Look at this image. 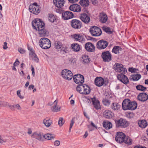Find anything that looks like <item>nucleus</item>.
<instances>
[{"label":"nucleus","instance_id":"nucleus-28","mask_svg":"<svg viewBox=\"0 0 148 148\" xmlns=\"http://www.w3.org/2000/svg\"><path fill=\"white\" fill-rule=\"evenodd\" d=\"M103 127L106 130L110 129L112 127V124L108 121H106L103 122Z\"/></svg>","mask_w":148,"mask_h":148},{"label":"nucleus","instance_id":"nucleus-6","mask_svg":"<svg viewBox=\"0 0 148 148\" xmlns=\"http://www.w3.org/2000/svg\"><path fill=\"white\" fill-rule=\"evenodd\" d=\"M61 74L63 78L68 80L71 79L73 77V74L71 71L67 69L63 70Z\"/></svg>","mask_w":148,"mask_h":148},{"label":"nucleus","instance_id":"nucleus-38","mask_svg":"<svg viewBox=\"0 0 148 148\" xmlns=\"http://www.w3.org/2000/svg\"><path fill=\"white\" fill-rule=\"evenodd\" d=\"M79 3L83 7H87L89 5V1L88 0H81Z\"/></svg>","mask_w":148,"mask_h":148},{"label":"nucleus","instance_id":"nucleus-11","mask_svg":"<svg viewBox=\"0 0 148 148\" xmlns=\"http://www.w3.org/2000/svg\"><path fill=\"white\" fill-rule=\"evenodd\" d=\"M115 123L117 127H121L125 128L128 125V121L122 118H121L118 120H115Z\"/></svg>","mask_w":148,"mask_h":148},{"label":"nucleus","instance_id":"nucleus-47","mask_svg":"<svg viewBox=\"0 0 148 148\" xmlns=\"http://www.w3.org/2000/svg\"><path fill=\"white\" fill-rule=\"evenodd\" d=\"M57 105H55L53 107L52 111L54 112H57L60 110V108L57 107Z\"/></svg>","mask_w":148,"mask_h":148},{"label":"nucleus","instance_id":"nucleus-24","mask_svg":"<svg viewBox=\"0 0 148 148\" xmlns=\"http://www.w3.org/2000/svg\"><path fill=\"white\" fill-rule=\"evenodd\" d=\"M92 102L94 105L95 108L96 110H99L101 108L99 101L96 99L95 97H94L91 99Z\"/></svg>","mask_w":148,"mask_h":148},{"label":"nucleus","instance_id":"nucleus-49","mask_svg":"<svg viewBox=\"0 0 148 148\" xmlns=\"http://www.w3.org/2000/svg\"><path fill=\"white\" fill-rule=\"evenodd\" d=\"M34 56H32V58L35 62H38L39 61V59L38 58L37 55L34 54Z\"/></svg>","mask_w":148,"mask_h":148},{"label":"nucleus","instance_id":"nucleus-37","mask_svg":"<svg viewBox=\"0 0 148 148\" xmlns=\"http://www.w3.org/2000/svg\"><path fill=\"white\" fill-rule=\"evenodd\" d=\"M132 140L128 136H126L125 139H124L123 143L128 145H131L132 143Z\"/></svg>","mask_w":148,"mask_h":148},{"label":"nucleus","instance_id":"nucleus-44","mask_svg":"<svg viewBox=\"0 0 148 148\" xmlns=\"http://www.w3.org/2000/svg\"><path fill=\"white\" fill-rule=\"evenodd\" d=\"M120 47L119 46H114L112 49V52L114 53L115 54H117L118 53H119V48Z\"/></svg>","mask_w":148,"mask_h":148},{"label":"nucleus","instance_id":"nucleus-59","mask_svg":"<svg viewBox=\"0 0 148 148\" xmlns=\"http://www.w3.org/2000/svg\"><path fill=\"white\" fill-rule=\"evenodd\" d=\"M34 86L33 84L30 85L28 87L29 89L30 90L32 89H33L34 88Z\"/></svg>","mask_w":148,"mask_h":148},{"label":"nucleus","instance_id":"nucleus-62","mask_svg":"<svg viewBox=\"0 0 148 148\" xmlns=\"http://www.w3.org/2000/svg\"><path fill=\"white\" fill-rule=\"evenodd\" d=\"M29 81H27L25 86V88H26L27 87V86H29Z\"/></svg>","mask_w":148,"mask_h":148},{"label":"nucleus","instance_id":"nucleus-19","mask_svg":"<svg viewBox=\"0 0 148 148\" xmlns=\"http://www.w3.org/2000/svg\"><path fill=\"white\" fill-rule=\"evenodd\" d=\"M53 3L57 7L55 8V10L56 11V9H61L60 8L64 6V0H53Z\"/></svg>","mask_w":148,"mask_h":148},{"label":"nucleus","instance_id":"nucleus-53","mask_svg":"<svg viewBox=\"0 0 148 148\" xmlns=\"http://www.w3.org/2000/svg\"><path fill=\"white\" fill-rule=\"evenodd\" d=\"M21 90H19L17 91V94L18 97L21 99H23V97L21 95Z\"/></svg>","mask_w":148,"mask_h":148},{"label":"nucleus","instance_id":"nucleus-42","mask_svg":"<svg viewBox=\"0 0 148 148\" xmlns=\"http://www.w3.org/2000/svg\"><path fill=\"white\" fill-rule=\"evenodd\" d=\"M102 29L103 31L108 34H111L112 33V32L111 30V29L109 27L103 26L102 27Z\"/></svg>","mask_w":148,"mask_h":148},{"label":"nucleus","instance_id":"nucleus-52","mask_svg":"<svg viewBox=\"0 0 148 148\" xmlns=\"http://www.w3.org/2000/svg\"><path fill=\"white\" fill-rule=\"evenodd\" d=\"M3 106H8L10 104L8 102L4 101H2Z\"/></svg>","mask_w":148,"mask_h":148},{"label":"nucleus","instance_id":"nucleus-2","mask_svg":"<svg viewBox=\"0 0 148 148\" xmlns=\"http://www.w3.org/2000/svg\"><path fill=\"white\" fill-rule=\"evenodd\" d=\"M56 12L60 14H62V18L64 20H67L73 18L74 15L73 13L70 11H66L63 12L62 9H56Z\"/></svg>","mask_w":148,"mask_h":148},{"label":"nucleus","instance_id":"nucleus-16","mask_svg":"<svg viewBox=\"0 0 148 148\" xmlns=\"http://www.w3.org/2000/svg\"><path fill=\"white\" fill-rule=\"evenodd\" d=\"M79 18L82 22L86 24L89 23L90 21V17L85 13L81 14Z\"/></svg>","mask_w":148,"mask_h":148},{"label":"nucleus","instance_id":"nucleus-23","mask_svg":"<svg viewBox=\"0 0 148 148\" xmlns=\"http://www.w3.org/2000/svg\"><path fill=\"white\" fill-rule=\"evenodd\" d=\"M99 21L102 23H106L108 19L107 14L103 12L101 13L99 16Z\"/></svg>","mask_w":148,"mask_h":148},{"label":"nucleus","instance_id":"nucleus-13","mask_svg":"<svg viewBox=\"0 0 148 148\" xmlns=\"http://www.w3.org/2000/svg\"><path fill=\"white\" fill-rule=\"evenodd\" d=\"M72 38L75 41L82 43L85 40L84 36L80 34H75L71 36Z\"/></svg>","mask_w":148,"mask_h":148},{"label":"nucleus","instance_id":"nucleus-63","mask_svg":"<svg viewBox=\"0 0 148 148\" xmlns=\"http://www.w3.org/2000/svg\"><path fill=\"white\" fill-rule=\"evenodd\" d=\"M88 133L86 131L85 132V134H84V137L85 138H86L87 137V136H88Z\"/></svg>","mask_w":148,"mask_h":148},{"label":"nucleus","instance_id":"nucleus-20","mask_svg":"<svg viewBox=\"0 0 148 148\" xmlns=\"http://www.w3.org/2000/svg\"><path fill=\"white\" fill-rule=\"evenodd\" d=\"M70 10L76 12H80L81 10V8L77 4H73L71 5L69 7Z\"/></svg>","mask_w":148,"mask_h":148},{"label":"nucleus","instance_id":"nucleus-30","mask_svg":"<svg viewBox=\"0 0 148 148\" xmlns=\"http://www.w3.org/2000/svg\"><path fill=\"white\" fill-rule=\"evenodd\" d=\"M129 110H135L137 108V104L135 101H131L130 100Z\"/></svg>","mask_w":148,"mask_h":148},{"label":"nucleus","instance_id":"nucleus-61","mask_svg":"<svg viewBox=\"0 0 148 148\" xmlns=\"http://www.w3.org/2000/svg\"><path fill=\"white\" fill-rule=\"evenodd\" d=\"M92 3L94 5H95L97 3V1L96 0H90Z\"/></svg>","mask_w":148,"mask_h":148},{"label":"nucleus","instance_id":"nucleus-26","mask_svg":"<svg viewBox=\"0 0 148 148\" xmlns=\"http://www.w3.org/2000/svg\"><path fill=\"white\" fill-rule=\"evenodd\" d=\"M43 134L40 132H35L32 135V137L34 138L39 140H42Z\"/></svg>","mask_w":148,"mask_h":148},{"label":"nucleus","instance_id":"nucleus-45","mask_svg":"<svg viewBox=\"0 0 148 148\" xmlns=\"http://www.w3.org/2000/svg\"><path fill=\"white\" fill-rule=\"evenodd\" d=\"M102 102L103 104L106 106H108L110 104V101L106 99H103Z\"/></svg>","mask_w":148,"mask_h":148},{"label":"nucleus","instance_id":"nucleus-29","mask_svg":"<svg viewBox=\"0 0 148 148\" xmlns=\"http://www.w3.org/2000/svg\"><path fill=\"white\" fill-rule=\"evenodd\" d=\"M43 123L46 127H48L52 123V122L49 118L47 117L43 119Z\"/></svg>","mask_w":148,"mask_h":148},{"label":"nucleus","instance_id":"nucleus-17","mask_svg":"<svg viewBox=\"0 0 148 148\" xmlns=\"http://www.w3.org/2000/svg\"><path fill=\"white\" fill-rule=\"evenodd\" d=\"M85 48L88 52H94L95 51V47L92 43L88 42L85 45Z\"/></svg>","mask_w":148,"mask_h":148},{"label":"nucleus","instance_id":"nucleus-56","mask_svg":"<svg viewBox=\"0 0 148 148\" xmlns=\"http://www.w3.org/2000/svg\"><path fill=\"white\" fill-rule=\"evenodd\" d=\"M8 48L7 47V43L6 42L4 43V45H3V48L4 49H6Z\"/></svg>","mask_w":148,"mask_h":148},{"label":"nucleus","instance_id":"nucleus-34","mask_svg":"<svg viewBox=\"0 0 148 148\" xmlns=\"http://www.w3.org/2000/svg\"><path fill=\"white\" fill-rule=\"evenodd\" d=\"M90 89L89 86L86 84H84L83 94H88L90 93Z\"/></svg>","mask_w":148,"mask_h":148},{"label":"nucleus","instance_id":"nucleus-21","mask_svg":"<svg viewBox=\"0 0 148 148\" xmlns=\"http://www.w3.org/2000/svg\"><path fill=\"white\" fill-rule=\"evenodd\" d=\"M139 100L142 102H144L146 101L148 99V95L145 92L139 93L137 97Z\"/></svg>","mask_w":148,"mask_h":148},{"label":"nucleus","instance_id":"nucleus-15","mask_svg":"<svg viewBox=\"0 0 148 148\" xmlns=\"http://www.w3.org/2000/svg\"><path fill=\"white\" fill-rule=\"evenodd\" d=\"M95 84L98 87H101L103 85L105 86L107 85V84L104 82V79L101 77H97L95 79Z\"/></svg>","mask_w":148,"mask_h":148},{"label":"nucleus","instance_id":"nucleus-36","mask_svg":"<svg viewBox=\"0 0 148 148\" xmlns=\"http://www.w3.org/2000/svg\"><path fill=\"white\" fill-rule=\"evenodd\" d=\"M43 136L45 138L48 140L53 139L55 137V136L53 134L49 133L46 134Z\"/></svg>","mask_w":148,"mask_h":148},{"label":"nucleus","instance_id":"nucleus-18","mask_svg":"<svg viewBox=\"0 0 148 148\" xmlns=\"http://www.w3.org/2000/svg\"><path fill=\"white\" fill-rule=\"evenodd\" d=\"M130 100L129 99H125L123 101L122 107L123 109L125 110H129Z\"/></svg>","mask_w":148,"mask_h":148},{"label":"nucleus","instance_id":"nucleus-7","mask_svg":"<svg viewBox=\"0 0 148 148\" xmlns=\"http://www.w3.org/2000/svg\"><path fill=\"white\" fill-rule=\"evenodd\" d=\"M114 69L118 72L120 73L121 74H125L127 72V70L126 68H124L123 65L121 64L115 63L114 66Z\"/></svg>","mask_w":148,"mask_h":148},{"label":"nucleus","instance_id":"nucleus-51","mask_svg":"<svg viewBox=\"0 0 148 148\" xmlns=\"http://www.w3.org/2000/svg\"><path fill=\"white\" fill-rule=\"evenodd\" d=\"M60 144V142L58 140H56L54 142V145L55 146H59Z\"/></svg>","mask_w":148,"mask_h":148},{"label":"nucleus","instance_id":"nucleus-64","mask_svg":"<svg viewBox=\"0 0 148 148\" xmlns=\"http://www.w3.org/2000/svg\"><path fill=\"white\" fill-rule=\"evenodd\" d=\"M134 148H146V147H145L142 146H136L134 147Z\"/></svg>","mask_w":148,"mask_h":148},{"label":"nucleus","instance_id":"nucleus-14","mask_svg":"<svg viewBox=\"0 0 148 148\" xmlns=\"http://www.w3.org/2000/svg\"><path fill=\"white\" fill-rule=\"evenodd\" d=\"M124 73L118 74L117 77L118 79L124 84L126 85L129 82V80L127 77L125 75Z\"/></svg>","mask_w":148,"mask_h":148},{"label":"nucleus","instance_id":"nucleus-43","mask_svg":"<svg viewBox=\"0 0 148 148\" xmlns=\"http://www.w3.org/2000/svg\"><path fill=\"white\" fill-rule=\"evenodd\" d=\"M84 87V84L78 86L77 87L76 90L79 93L83 94V90L82 89H83Z\"/></svg>","mask_w":148,"mask_h":148},{"label":"nucleus","instance_id":"nucleus-60","mask_svg":"<svg viewBox=\"0 0 148 148\" xmlns=\"http://www.w3.org/2000/svg\"><path fill=\"white\" fill-rule=\"evenodd\" d=\"M129 71L132 73L135 72V69L133 68H130Z\"/></svg>","mask_w":148,"mask_h":148},{"label":"nucleus","instance_id":"nucleus-9","mask_svg":"<svg viewBox=\"0 0 148 148\" xmlns=\"http://www.w3.org/2000/svg\"><path fill=\"white\" fill-rule=\"evenodd\" d=\"M125 135L122 132H118L117 133L115 137L116 141L118 143H122L124 142L125 139Z\"/></svg>","mask_w":148,"mask_h":148},{"label":"nucleus","instance_id":"nucleus-33","mask_svg":"<svg viewBox=\"0 0 148 148\" xmlns=\"http://www.w3.org/2000/svg\"><path fill=\"white\" fill-rule=\"evenodd\" d=\"M139 126L142 128H145L147 125V121L144 120H140L138 122Z\"/></svg>","mask_w":148,"mask_h":148},{"label":"nucleus","instance_id":"nucleus-32","mask_svg":"<svg viewBox=\"0 0 148 148\" xmlns=\"http://www.w3.org/2000/svg\"><path fill=\"white\" fill-rule=\"evenodd\" d=\"M120 106L118 103H113L111 105L110 107L112 110L114 111L117 110L119 109Z\"/></svg>","mask_w":148,"mask_h":148},{"label":"nucleus","instance_id":"nucleus-41","mask_svg":"<svg viewBox=\"0 0 148 148\" xmlns=\"http://www.w3.org/2000/svg\"><path fill=\"white\" fill-rule=\"evenodd\" d=\"M131 79L134 81H138L141 77V75L139 74H137L132 76Z\"/></svg>","mask_w":148,"mask_h":148},{"label":"nucleus","instance_id":"nucleus-8","mask_svg":"<svg viewBox=\"0 0 148 148\" xmlns=\"http://www.w3.org/2000/svg\"><path fill=\"white\" fill-rule=\"evenodd\" d=\"M107 41L104 40L102 39L97 42L96 44L97 48L99 50L103 49L108 46Z\"/></svg>","mask_w":148,"mask_h":148},{"label":"nucleus","instance_id":"nucleus-22","mask_svg":"<svg viewBox=\"0 0 148 148\" xmlns=\"http://www.w3.org/2000/svg\"><path fill=\"white\" fill-rule=\"evenodd\" d=\"M29 10L30 12L36 15L38 14L40 12L39 6H36L35 7L34 6L30 5Z\"/></svg>","mask_w":148,"mask_h":148},{"label":"nucleus","instance_id":"nucleus-46","mask_svg":"<svg viewBox=\"0 0 148 148\" xmlns=\"http://www.w3.org/2000/svg\"><path fill=\"white\" fill-rule=\"evenodd\" d=\"M65 122V121L63 120L62 117H60L58 121V124L60 127L62 126Z\"/></svg>","mask_w":148,"mask_h":148},{"label":"nucleus","instance_id":"nucleus-48","mask_svg":"<svg viewBox=\"0 0 148 148\" xmlns=\"http://www.w3.org/2000/svg\"><path fill=\"white\" fill-rule=\"evenodd\" d=\"M74 119H75V118H72V119L71 121V123H70V125L69 130V132H71V129L72 127H73V124L74 123Z\"/></svg>","mask_w":148,"mask_h":148},{"label":"nucleus","instance_id":"nucleus-40","mask_svg":"<svg viewBox=\"0 0 148 148\" xmlns=\"http://www.w3.org/2000/svg\"><path fill=\"white\" fill-rule=\"evenodd\" d=\"M62 44L60 42H55L54 43V47L57 49H61L62 47Z\"/></svg>","mask_w":148,"mask_h":148},{"label":"nucleus","instance_id":"nucleus-27","mask_svg":"<svg viewBox=\"0 0 148 148\" xmlns=\"http://www.w3.org/2000/svg\"><path fill=\"white\" fill-rule=\"evenodd\" d=\"M71 48L75 52H78L80 51L81 47L78 44L74 43L71 45Z\"/></svg>","mask_w":148,"mask_h":148},{"label":"nucleus","instance_id":"nucleus-12","mask_svg":"<svg viewBox=\"0 0 148 148\" xmlns=\"http://www.w3.org/2000/svg\"><path fill=\"white\" fill-rule=\"evenodd\" d=\"M73 80L76 83L82 84L84 82V78L82 75L78 74L74 76Z\"/></svg>","mask_w":148,"mask_h":148},{"label":"nucleus","instance_id":"nucleus-5","mask_svg":"<svg viewBox=\"0 0 148 148\" xmlns=\"http://www.w3.org/2000/svg\"><path fill=\"white\" fill-rule=\"evenodd\" d=\"M71 26L75 29H80L82 27V22L77 19H73L70 21Z\"/></svg>","mask_w":148,"mask_h":148},{"label":"nucleus","instance_id":"nucleus-3","mask_svg":"<svg viewBox=\"0 0 148 148\" xmlns=\"http://www.w3.org/2000/svg\"><path fill=\"white\" fill-rule=\"evenodd\" d=\"M39 45L43 49L49 48L51 46V42L47 38H42L40 39Z\"/></svg>","mask_w":148,"mask_h":148},{"label":"nucleus","instance_id":"nucleus-31","mask_svg":"<svg viewBox=\"0 0 148 148\" xmlns=\"http://www.w3.org/2000/svg\"><path fill=\"white\" fill-rule=\"evenodd\" d=\"M82 63L83 64H87L90 61V59L89 58L88 56L84 55L82 57Z\"/></svg>","mask_w":148,"mask_h":148},{"label":"nucleus","instance_id":"nucleus-25","mask_svg":"<svg viewBox=\"0 0 148 148\" xmlns=\"http://www.w3.org/2000/svg\"><path fill=\"white\" fill-rule=\"evenodd\" d=\"M113 115V113L112 112L109 110H106L103 112V116L106 119H110L112 118Z\"/></svg>","mask_w":148,"mask_h":148},{"label":"nucleus","instance_id":"nucleus-50","mask_svg":"<svg viewBox=\"0 0 148 148\" xmlns=\"http://www.w3.org/2000/svg\"><path fill=\"white\" fill-rule=\"evenodd\" d=\"M13 105L14 109L16 108L18 110H21V107L19 104H14Z\"/></svg>","mask_w":148,"mask_h":148},{"label":"nucleus","instance_id":"nucleus-1","mask_svg":"<svg viewBox=\"0 0 148 148\" xmlns=\"http://www.w3.org/2000/svg\"><path fill=\"white\" fill-rule=\"evenodd\" d=\"M32 25L33 28L38 31V33L40 37L47 36L48 32L45 28V23L39 19H36L33 20Z\"/></svg>","mask_w":148,"mask_h":148},{"label":"nucleus","instance_id":"nucleus-58","mask_svg":"<svg viewBox=\"0 0 148 148\" xmlns=\"http://www.w3.org/2000/svg\"><path fill=\"white\" fill-rule=\"evenodd\" d=\"M12 110V111H14L15 110V109H14V106L13 105H10V104L9 105V106H8Z\"/></svg>","mask_w":148,"mask_h":148},{"label":"nucleus","instance_id":"nucleus-54","mask_svg":"<svg viewBox=\"0 0 148 148\" xmlns=\"http://www.w3.org/2000/svg\"><path fill=\"white\" fill-rule=\"evenodd\" d=\"M18 51L21 54H23L25 52V50L22 48L18 49Z\"/></svg>","mask_w":148,"mask_h":148},{"label":"nucleus","instance_id":"nucleus-39","mask_svg":"<svg viewBox=\"0 0 148 148\" xmlns=\"http://www.w3.org/2000/svg\"><path fill=\"white\" fill-rule=\"evenodd\" d=\"M136 89L138 90L144 92L147 90V88L141 85H138L136 86Z\"/></svg>","mask_w":148,"mask_h":148},{"label":"nucleus","instance_id":"nucleus-35","mask_svg":"<svg viewBox=\"0 0 148 148\" xmlns=\"http://www.w3.org/2000/svg\"><path fill=\"white\" fill-rule=\"evenodd\" d=\"M57 16L52 14H48V19L49 21L52 23L56 21Z\"/></svg>","mask_w":148,"mask_h":148},{"label":"nucleus","instance_id":"nucleus-57","mask_svg":"<svg viewBox=\"0 0 148 148\" xmlns=\"http://www.w3.org/2000/svg\"><path fill=\"white\" fill-rule=\"evenodd\" d=\"M19 63V62L18 61V59H16V60L15 62L14 63L13 65L14 66H17L18 65Z\"/></svg>","mask_w":148,"mask_h":148},{"label":"nucleus","instance_id":"nucleus-4","mask_svg":"<svg viewBox=\"0 0 148 148\" xmlns=\"http://www.w3.org/2000/svg\"><path fill=\"white\" fill-rule=\"evenodd\" d=\"M90 32L93 36H98L102 34V31L100 28L96 26H92L90 29Z\"/></svg>","mask_w":148,"mask_h":148},{"label":"nucleus","instance_id":"nucleus-55","mask_svg":"<svg viewBox=\"0 0 148 148\" xmlns=\"http://www.w3.org/2000/svg\"><path fill=\"white\" fill-rule=\"evenodd\" d=\"M6 142V140H3L1 138V136L0 135V143L2 144Z\"/></svg>","mask_w":148,"mask_h":148},{"label":"nucleus","instance_id":"nucleus-10","mask_svg":"<svg viewBox=\"0 0 148 148\" xmlns=\"http://www.w3.org/2000/svg\"><path fill=\"white\" fill-rule=\"evenodd\" d=\"M101 57L103 61L105 62H109L112 60V55L108 51L103 52Z\"/></svg>","mask_w":148,"mask_h":148}]
</instances>
